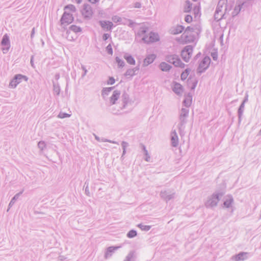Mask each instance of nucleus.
I'll return each instance as SVG.
<instances>
[{
	"label": "nucleus",
	"mask_w": 261,
	"mask_h": 261,
	"mask_svg": "<svg viewBox=\"0 0 261 261\" xmlns=\"http://www.w3.org/2000/svg\"><path fill=\"white\" fill-rule=\"evenodd\" d=\"M141 146H142V149H143V151H144V153H147V152L148 151H147V149H146L145 146L144 145H143V144H141Z\"/></svg>",
	"instance_id": "obj_64"
},
{
	"label": "nucleus",
	"mask_w": 261,
	"mask_h": 261,
	"mask_svg": "<svg viewBox=\"0 0 261 261\" xmlns=\"http://www.w3.org/2000/svg\"><path fill=\"white\" fill-rule=\"evenodd\" d=\"M171 143L173 147H176L178 145V137L175 129H172L171 134Z\"/></svg>",
	"instance_id": "obj_13"
},
{
	"label": "nucleus",
	"mask_w": 261,
	"mask_h": 261,
	"mask_svg": "<svg viewBox=\"0 0 261 261\" xmlns=\"http://www.w3.org/2000/svg\"><path fill=\"white\" fill-rule=\"evenodd\" d=\"M234 4V1L232 2H229L228 3L227 2V3L226 5H225V8H224V13L225 15L227 13H228L231 9Z\"/></svg>",
	"instance_id": "obj_32"
},
{
	"label": "nucleus",
	"mask_w": 261,
	"mask_h": 261,
	"mask_svg": "<svg viewBox=\"0 0 261 261\" xmlns=\"http://www.w3.org/2000/svg\"><path fill=\"white\" fill-rule=\"evenodd\" d=\"M121 101L122 103L119 109L116 110L114 107L112 108L111 112L113 114H119V112L120 110L125 109L128 105L131 104L132 103V100L129 98V95L125 91H124L121 95Z\"/></svg>",
	"instance_id": "obj_3"
},
{
	"label": "nucleus",
	"mask_w": 261,
	"mask_h": 261,
	"mask_svg": "<svg viewBox=\"0 0 261 261\" xmlns=\"http://www.w3.org/2000/svg\"><path fill=\"white\" fill-rule=\"evenodd\" d=\"M156 56L154 54L148 55L144 60L143 66H147L152 63L155 59Z\"/></svg>",
	"instance_id": "obj_19"
},
{
	"label": "nucleus",
	"mask_w": 261,
	"mask_h": 261,
	"mask_svg": "<svg viewBox=\"0 0 261 261\" xmlns=\"http://www.w3.org/2000/svg\"><path fill=\"white\" fill-rule=\"evenodd\" d=\"M173 92L177 95H181L183 91V88L182 86L177 83H175L172 88Z\"/></svg>",
	"instance_id": "obj_20"
},
{
	"label": "nucleus",
	"mask_w": 261,
	"mask_h": 261,
	"mask_svg": "<svg viewBox=\"0 0 261 261\" xmlns=\"http://www.w3.org/2000/svg\"><path fill=\"white\" fill-rule=\"evenodd\" d=\"M138 226L142 230L148 231L151 228V226L149 225H145L142 224H140Z\"/></svg>",
	"instance_id": "obj_44"
},
{
	"label": "nucleus",
	"mask_w": 261,
	"mask_h": 261,
	"mask_svg": "<svg viewBox=\"0 0 261 261\" xmlns=\"http://www.w3.org/2000/svg\"><path fill=\"white\" fill-rule=\"evenodd\" d=\"M192 95L190 93H188L184 100V103L186 107H189L191 106L192 103Z\"/></svg>",
	"instance_id": "obj_29"
},
{
	"label": "nucleus",
	"mask_w": 261,
	"mask_h": 261,
	"mask_svg": "<svg viewBox=\"0 0 261 261\" xmlns=\"http://www.w3.org/2000/svg\"><path fill=\"white\" fill-rule=\"evenodd\" d=\"M121 146L123 149L122 155L121 156V158H122L126 153V148L128 146V143L125 141H122L121 143Z\"/></svg>",
	"instance_id": "obj_38"
},
{
	"label": "nucleus",
	"mask_w": 261,
	"mask_h": 261,
	"mask_svg": "<svg viewBox=\"0 0 261 261\" xmlns=\"http://www.w3.org/2000/svg\"><path fill=\"white\" fill-rule=\"evenodd\" d=\"M247 254V252H241L238 254L233 255L231 257V259L233 261H244L248 258Z\"/></svg>",
	"instance_id": "obj_15"
},
{
	"label": "nucleus",
	"mask_w": 261,
	"mask_h": 261,
	"mask_svg": "<svg viewBox=\"0 0 261 261\" xmlns=\"http://www.w3.org/2000/svg\"><path fill=\"white\" fill-rule=\"evenodd\" d=\"M248 100V94L247 93L246 94L245 97L242 101V103L245 104L246 102H247Z\"/></svg>",
	"instance_id": "obj_61"
},
{
	"label": "nucleus",
	"mask_w": 261,
	"mask_h": 261,
	"mask_svg": "<svg viewBox=\"0 0 261 261\" xmlns=\"http://www.w3.org/2000/svg\"><path fill=\"white\" fill-rule=\"evenodd\" d=\"M211 63V59L208 57H205L199 64L197 70V73L201 74L204 72L205 70L208 67Z\"/></svg>",
	"instance_id": "obj_6"
},
{
	"label": "nucleus",
	"mask_w": 261,
	"mask_h": 261,
	"mask_svg": "<svg viewBox=\"0 0 261 261\" xmlns=\"http://www.w3.org/2000/svg\"><path fill=\"white\" fill-rule=\"evenodd\" d=\"M46 144L44 141H39L38 143V146L39 148H40L41 150H43V149L45 147Z\"/></svg>",
	"instance_id": "obj_47"
},
{
	"label": "nucleus",
	"mask_w": 261,
	"mask_h": 261,
	"mask_svg": "<svg viewBox=\"0 0 261 261\" xmlns=\"http://www.w3.org/2000/svg\"><path fill=\"white\" fill-rule=\"evenodd\" d=\"M193 18L190 15H187L185 17V21L187 23H190L192 21Z\"/></svg>",
	"instance_id": "obj_49"
},
{
	"label": "nucleus",
	"mask_w": 261,
	"mask_h": 261,
	"mask_svg": "<svg viewBox=\"0 0 261 261\" xmlns=\"http://www.w3.org/2000/svg\"><path fill=\"white\" fill-rule=\"evenodd\" d=\"M114 87H108V88H105L102 90V95H108L109 93L113 89Z\"/></svg>",
	"instance_id": "obj_41"
},
{
	"label": "nucleus",
	"mask_w": 261,
	"mask_h": 261,
	"mask_svg": "<svg viewBox=\"0 0 261 261\" xmlns=\"http://www.w3.org/2000/svg\"><path fill=\"white\" fill-rule=\"evenodd\" d=\"M1 44L3 46L2 48L3 53H7L10 47V42L9 37L7 34L3 36Z\"/></svg>",
	"instance_id": "obj_9"
},
{
	"label": "nucleus",
	"mask_w": 261,
	"mask_h": 261,
	"mask_svg": "<svg viewBox=\"0 0 261 261\" xmlns=\"http://www.w3.org/2000/svg\"><path fill=\"white\" fill-rule=\"evenodd\" d=\"M165 60L174 65V66L180 68H184L185 64L183 63L176 54H169L165 56Z\"/></svg>",
	"instance_id": "obj_4"
},
{
	"label": "nucleus",
	"mask_w": 261,
	"mask_h": 261,
	"mask_svg": "<svg viewBox=\"0 0 261 261\" xmlns=\"http://www.w3.org/2000/svg\"><path fill=\"white\" fill-rule=\"evenodd\" d=\"M145 155L146 156V158H145V160L147 162H149L150 159V156L148 152H147V153H144Z\"/></svg>",
	"instance_id": "obj_59"
},
{
	"label": "nucleus",
	"mask_w": 261,
	"mask_h": 261,
	"mask_svg": "<svg viewBox=\"0 0 261 261\" xmlns=\"http://www.w3.org/2000/svg\"><path fill=\"white\" fill-rule=\"evenodd\" d=\"M100 142H110V143H113V144H118V143L116 141H112V140H108V139H105V138H101L100 139Z\"/></svg>",
	"instance_id": "obj_51"
},
{
	"label": "nucleus",
	"mask_w": 261,
	"mask_h": 261,
	"mask_svg": "<svg viewBox=\"0 0 261 261\" xmlns=\"http://www.w3.org/2000/svg\"><path fill=\"white\" fill-rule=\"evenodd\" d=\"M148 30V27L146 26H142L140 28L139 30L137 32V36L143 38L144 36H147L146 33Z\"/></svg>",
	"instance_id": "obj_24"
},
{
	"label": "nucleus",
	"mask_w": 261,
	"mask_h": 261,
	"mask_svg": "<svg viewBox=\"0 0 261 261\" xmlns=\"http://www.w3.org/2000/svg\"><path fill=\"white\" fill-rule=\"evenodd\" d=\"M160 195L161 197L166 202L173 199L175 197V193L169 190L161 191Z\"/></svg>",
	"instance_id": "obj_12"
},
{
	"label": "nucleus",
	"mask_w": 261,
	"mask_h": 261,
	"mask_svg": "<svg viewBox=\"0 0 261 261\" xmlns=\"http://www.w3.org/2000/svg\"><path fill=\"white\" fill-rule=\"evenodd\" d=\"M106 50L107 53L109 54L112 55L113 54V49L112 47V46L110 44H109L106 47Z\"/></svg>",
	"instance_id": "obj_52"
},
{
	"label": "nucleus",
	"mask_w": 261,
	"mask_h": 261,
	"mask_svg": "<svg viewBox=\"0 0 261 261\" xmlns=\"http://www.w3.org/2000/svg\"><path fill=\"white\" fill-rule=\"evenodd\" d=\"M225 15V14L224 13H220V11H218V10H216L215 14H214V18L215 20L216 21H219L221 20L222 18H225L224 17Z\"/></svg>",
	"instance_id": "obj_27"
},
{
	"label": "nucleus",
	"mask_w": 261,
	"mask_h": 261,
	"mask_svg": "<svg viewBox=\"0 0 261 261\" xmlns=\"http://www.w3.org/2000/svg\"><path fill=\"white\" fill-rule=\"evenodd\" d=\"M66 33L67 34V38L69 40H73V37L72 36H70V35H69V34L70 33L69 30H67V32H66Z\"/></svg>",
	"instance_id": "obj_58"
},
{
	"label": "nucleus",
	"mask_w": 261,
	"mask_h": 261,
	"mask_svg": "<svg viewBox=\"0 0 261 261\" xmlns=\"http://www.w3.org/2000/svg\"><path fill=\"white\" fill-rule=\"evenodd\" d=\"M139 70V66H136L134 68L128 69L125 73H124L125 76H130L132 77L138 73Z\"/></svg>",
	"instance_id": "obj_18"
},
{
	"label": "nucleus",
	"mask_w": 261,
	"mask_h": 261,
	"mask_svg": "<svg viewBox=\"0 0 261 261\" xmlns=\"http://www.w3.org/2000/svg\"><path fill=\"white\" fill-rule=\"evenodd\" d=\"M109 37H110V35L107 33L104 34L102 36V39L103 40H107Z\"/></svg>",
	"instance_id": "obj_56"
},
{
	"label": "nucleus",
	"mask_w": 261,
	"mask_h": 261,
	"mask_svg": "<svg viewBox=\"0 0 261 261\" xmlns=\"http://www.w3.org/2000/svg\"><path fill=\"white\" fill-rule=\"evenodd\" d=\"M144 43L149 44L159 40V36L158 34L150 32L149 36H144L141 39Z\"/></svg>",
	"instance_id": "obj_8"
},
{
	"label": "nucleus",
	"mask_w": 261,
	"mask_h": 261,
	"mask_svg": "<svg viewBox=\"0 0 261 261\" xmlns=\"http://www.w3.org/2000/svg\"><path fill=\"white\" fill-rule=\"evenodd\" d=\"M121 92L119 90H115L113 91L112 95L110 97V105L111 106L116 103V101L120 98Z\"/></svg>",
	"instance_id": "obj_14"
},
{
	"label": "nucleus",
	"mask_w": 261,
	"mask_h": 261,
	"mask_svg": "<svg viewBox=\"0 0 261 261\" xmlns=\"http://www.w3.org/2000/svg\"><path fill=\"white\" fill-rule=\"evenodd\" d=\"M53 87H54L53 91H54V94H56L57 95H59L60 94V86H59L58 84H54Z\"/></svg>",
	"instance_id": "obj_40"
},
{
	"label": "nucleus",
	"mask_w": 261,
	"mask_h": 261,
	"mask_svg": "<svg viewBox=\"0 0 261 261\" xmlns=\"http://www.w3.org/2000/svg\"><path fill=\"white\" fill-rule=\"evenodd\" d=\"M226 3L227 0H219L216 10H218L220 13H224L223 11V7H225V5Z\"/></svg>",
	"instance_id": "obj_25"
},
{
	"label": "nucleus",
	"mask_w": 261,
	"mask_h": 261,
	"mask_svg": "<svg viewBox=\"0 0 261 261\" xmlns=\"http://www.w3.org/2000/svg\"><path fill=\"white\" fill-rule=\"evenodd\" d=\"M242 8V7L241 5L239 3L237 2V5L235 6L233 11L232 12V16L234 17L237 16L240 13Z\"/></svg>",
	"instance_id": "obj_28"
},
{
	"label": "nucleus",
	"mask_w": 261,
	"mask_h": 261,
	"mask_svg": "<svg viewBox=\"0 0 261 261\" xmlns=\"http://www.w3.org/2000/svg\"><path fill=\"white\" fill-rule=\"evenodd\" d=\"M193 48L191 45H187L184 47L181 52L182 59L186 62L189 61L192 56Z\"/></svg>",
	"instance_id": "obj_7"
},
{
	"label": "nucleus",
	"mask_w": 261,
	"mask_h": 261,
	"mask_svg": "<svg viewBox=\"0 0 261 261\" xmlns=\"http://www.w3.org/2000/svg\"><path fill=\"white\" fill-rule=\"evenodd\" d=\"M115 80L113 77H110L108 81V84L113 85L115 83Z\"/></svg>",
	"instance_id": "obj_55"
},
{
	"label": "nucleus",
	"mask_w": 261,
	"mask_h": 261,
	"mask_svg": "<svg viewBox=\"0 0 261 261\" xmlns=\"http://www.w3.org/2000/svg\"><path fill=\"white\" fill-rule=\"evenodd\" d=\"M200 30L199 25H191L185 29L181 37L184 39L185 42H190L192 40V37H193L195 34H198L200 32Z\"/></svg>",
	"instance_id": "obj_2"
},
{
	"label": "nucleus",
	"mask_w": 261,
	"mask_h": 261,
	"mask_svg": "<svg viewBox=\"0 0 261 261\" xmlns=\"http://www.w3.org/2000/svg\"><path fill=\"white\" fill-rule=\"evenodd\" d=\"M193 13L194 14L195 18L199 17L200 16V8L199 6H194L193 8Z\"/></svg>",
	"instance_id": "obj_39"
},
{
	"label": "nucleus",
	"mask_w": 261,
	"mask_h": 261,
	"mask_svg": "<svg viewBox=\"0 0 261 261\" xmlns=\"http://www.w3.org/2000/svg\"><path fill=\"white\" fill-rule=\"evenodd\" d=\"M222 196L221 193H214L211 196L207 198V200L205 202V205L207 208H212L217 206L219 201L220 200V197Z\"/></svg>",
	"instance_id": "obj_5"
},
{
	"label": "nucleus",
	"mask_w": 261,
	"mask_h": 261,
	"mask_svg": "<svg viewBox=\"0 0 261 261\" xmlns=\"http://www.w3.org/2000/svg\"><path fill=\"white\" fill-rule=\"evenodd\" d=\"M18 82L16 80H15V77L12 79V80L10 82L9 86L12 88H15L18 85Z\"/></svg>",
	"instance_id": "obj_45"
},
{
	"label": "nucleus",
	"mask_w": 261,
	"mask_h": 261,
	"mask_svg": "<svg viewBox=\"0 0 261 261\" xmlns=\"http://www.w3.org/2000/svg\"><path fill=\"white\" fill-rule=\"evenodd\" d=\"M68 30H69L70 32L72 31L74 33H76L81 32L82 29L80 27H77L75 25H71L69 27Z\"/></svg>",
	"instance_id": "obj_36"
},
{
	"label": "nucleus",
	"mask_w": 261,
	"mask_h": 261,
	"mask_svg": "<svg viewBox=\"0 0 261 261\" xmlns=\"http://www.w3.org/2000/svg\"><path fill=\"white\" fill-rule=\"evenodd\" d=\"M239 3L242 7H248L249 6L251 5L252 0H246V1L242 3L239 2Z\"/></svg>",
	"instance_id": "obj_43"
},
{
	"label": "nucleus",
	"mask_w": 261,
	"mask_h": 261,
	"mask_svg": "<svg viewBox=\"0 0 261 261\" xmlns=\"http://www.w3.org/2000/svg\"><path fill=\"white\" fill-rule=\"evenodd\" d=\"M116 62L118 64V67L122 68L125 66V62L123 60L120 59L119 57H116Z\"/></svg>",
	"instance_id": "obj_37"
},
{
	"label": "nucleus",
	"mask_w": 261,
	"mask_h": 261,
	"mask_svg": "<svg viewBox=\"0 0 261 261\" xmlns=\"http://www.w3.org/2000/svg\"><path fill=\"white\" fill-rule=\"evenodd\" d=\"M211 56L214 60H217L218 58V55L216 53H212Z\"/></svg>",
	"instance_id": "obj_57"
},
{
	"label": "nucleus",
	"mask_w": 261,
	"mask_h": 261,
	"mask_svg": "<svg viewBox=\"0 0 261 261\" xmlns=\"http://www.w3.org/2000/svg\"><path fill=\"white\" fill-rule=\"evenodd\" d=\"M73 21V17L72 14L65 12L63 14L60 21L62 25H66L71 23Z\"/></svg>",
	"instance_id": "obj_10"
},
{
	"label": "nucleus",
	"mask_w": 261,
	"mask_h": 261,
	"mask_svg": "<svg viewBox=\"0 0 261 261\" xmlns=\"http://www.w3.org/2000/svg\"><path fill=\"white\" fill-rule=\"evenodd\" d=\"M23 192V190H22L19 193H18L16 194V195H15V196L12 198V199L11 200V201H10V203L9 204L8 208L7 210V212H8L9 209L10 208V207H12V205H13V204L15 203L16 201L18 199V198L20 196V195L22 194Z\"/></svg>",
	"instance_id": "obj_23"
},
{
	"label": "nucleus",
	"mask_w": 261,
	"mask_h": 261,
	"mask_svg": "<svg viewBox=\"0 0 261 261\" xmlns=\"http://www.w3.org/2000/svg\"><path fill=\"white\" fill-rule=\"evenodd\" d=\"M192 8V4L189 1H186L185 4L184 11L189 12Z\"/></svg>",
	"instance_id": "obj_34"
},
{
	"label": "nucleus",
	"mask_w": 261,
	"mask_h": 261,
	"mask_svg": "<svg viewBox=\"0 0 261 261\" xmlns=\"http://www.w3.org/2000/svg\"><path fill=\"white\" fill-rule=\"evenodd\" d=\"M112 20L114 22H120L122 20V19L119 16H118L117 15L114 16L112 18Z\"/></svg>",
	"instance_id": "obj_48"
},
{
	"label": "nucleus",
	"mask_w": 261,
	"mask_h": 261,
	"mask_svg": "<svg viewBox=\"0 0 261 261\" xmlns=\"http://www.w3.org/2000/svg\"><path fill=\"white\" fill-rule=\"evenodd\" d=\"M188 75L187 73H185L184 72H183L181 74V79L182 80H185L187 79Z\"/></svg>",
	"instance_id": "obj_60"
},
{
	"label": "nucleus",
	"mask_w": 261,
	"mask_h": 261,
	"mask_svg": "<svg viewBox=\"0 0 261 261\" xmlns=\"http://www.w3.org/2000/svg\"><path fill=\"white\" fill-rule=\"evenodd\" d=\"M245 109V104L242 103L241 105L239 107V108L238 111V118L239 120L240 121L241 120L242 116L243 114L244 111Z\"/></svg>",
	"instance_id": "obj_35"
},
{
	"label": "nucleus",
	"mask_w": 261,
	"mask_h": 261,
	"mask_svg": "<svg viewBox=\"0 0 261 261\" xmlns=\"http://www.w3.org/2000/svg\"><path fill=\"white\" fill-rule=\"evenodd\" d=\"M82 14L85 18L89 19L91 17L93 14V11L90 5L84 4L83 5Z\"/></svg>",
	"instance_id": "obj_11"
},
{
	"label": "nucleus",
	"mask_w": 261,
	"mask_h": 261,
	"mask_svg": "<svg viewBox=\"0 0 261 261\" xmlns=\"http://www.w3.org/2000/svg\"><path fill=\"white\" fill-rule=\"evenodd\" d=\"M189 110L186 108H182L179 112L177 127L181 137L184 136L185 134V129L187 122V119L189 116Z\"/></svg>",
	"instance_id": "obj_1"
},
{
	"label": "nucleus",
	"mask_w": 261,
	"mask_h": 261,
	"mask_svg": "<svg viewBox=\"0 0 261 261\" xmlns=\"http://www.w3.org/2000/svg\"><path fill=\"white\" fill-rule=\"evenodd\" d=\"M124 58L126 60V62L130 65H135L136 61L134 58L132 57V56L125 54L124 55Z\"/></svg>",
	"instance_id": "obj_26"
},
{
	"label": "nucleus",
	"mask_w": 261,
	"mask_h": 261,
	"mask_svg": "<svg viewBox=\"0 0 261 261\" xmlns=\"http://www.w3.org/2000/svg\"><path fill=\"white\" fill-rule=\"evenodd\" d=\"M81 68L84 71V73L82 75V77H84L87 73V70L86 69L85 66L84 65H82Z\"/></svg>",
	"instance_id": "obj_54"
},
{
	"label": "nucleus",
	"mask_w": 261,
	"mask_h": 261,
	"mask_svg": "<svg viewBox=\"0 0 261 261\" xmlns=\"http://www.w3.org/2000/svg\"><path fill=\"white\" fill-rule=\"evenodd\" d=\"M70 116V114H68L66 113L60 112L58 115V117L60 118H64L66 117H69Z\"/></svg>",
	"instance_id": "obj_46"
},
{
	"label": "nucleus",
	"mask_w": 261,
	"mask_h": 261,
	"mask_svg": "<svg viewBox=\"0 0 261 261\" xmlns=\"http://www.w3.org/2000/svg\"><path fill=\"white\" fill-rule=\"evenodd\" d=\"M15 80H16L18 82V84L21 83L22 81H27L28 78L27 76L25 75H23L20 74H18L15 75Z\"/></svg>",
	"instance_id": "obj_30"
},
{
	"label": "nucleus",
	"mask_w": 261,
	"mask_h": 261,
	"mask_svg": "<svg viewBox=\"0 0 261 261\" xmlns=\"http://www.w3.org/2000/svg\"><path fill=\"white\" fill-rule=\"evenodd\" d=\"M35 28H33L32 30V31H31V39H33L34 36V35H35Z\"/></svg>",
	"instance_id": "obj_62"
},
{
	"label": "nucleus",
	"mask_w": 261,
	"mask_h": 261,
	"mask_svg": "<svg viewBox=\"0 0 261 261\" xmlns=\"http://www.w3.org/2000/svg\"><path fill=\"white\" fill-rule=\"evenodd\" d=\"M159 68L162 71L167 72L172 68V66L165 62H162L160 64Z\"/></svg>",
	"instance_id": "obj_22"
},
{
	"label": "nucleus",
	"mask_w": 261,
	"mask_h": 261,
	"mask_svg": "<svg viewBox=\"0 0 261 261\" xmlns=\"http://www.w3.org/2000/svg\"><path fill=\"white\" fill-rule=\"evenodd\" d=\"M134 7L137 8H140L141 7V4L139 2H136L135 3Z\"/></svg>",
	"instance_id": "obj_63"
},
{
	"label": "nucleus",
	"mask_w": 261,
	"mask_h": 261,
	"mask_svg": "<svg viewBox=\"0 0 261 261\" xmlns=\"http://www.w3.org/2000/svg\"><path fill=\"white\" fill-rule=\"evenodd\" d=\"M233 202V199L232 196H228V198L224 201L223 204L224 206L226 208H229L231 206L232 203Z\"/></svg>",
	"instance_id": "obj_31"
},
{
	"label": "nucleus",
	"mask_w": 261,
	"mask_h": 261,
	"mask_svg": "<svg viewBox=\"0 0 261 261\" xmlns=\"http://www.w3.org/2000/svg\"><path fill=\"white\" fill-rule=\"evenodd\" d=\"M135 252L134 251H131L127 255L124 261H135Z\"/></svg>",
	"instance_id": "obj_33"
},
{
	"label": "nucleus",
	"mask_w": 261,
	"mask_h": 261,
	"mask_svg": "<svg viewBox=\"0 0 261 261\" xmlns=\"http://www.w3.org/2000/svg\"><path fill=\"white\" fill-rule=\"evenodd\" d=\"M197 82H198L196 80L192 81V82L191 83V86L190 87V88L192 90H194L195 89V88L197 86Z\"/></svg>",
	"instance_id": "obj_53"
},
{
	"label": "nucleus",
	"mask_w": 261,
	"mask_h": 261,
	"mask_svg": "<svg viewBox=\"0 0 261 261\" xmlns=\"http://www.w3.org/2000/svg\"><path fill=\"white\" fill-rule=\"evenodd\" d=\"M120 248V247H109L107 248V250L105 254V257L106 258H108L112 256V253L114 252L116 250Z\"/></svg>",
	"instance_id": "obj_21"
},
{
	"label": "nucleus",
	"mask_w": 261,
	"mask_h": 261,
	"mask_svg": "<svg viewBox=\"0 0 261 261\" xmlns=\"http://www.w3.org/2000/svg\"><path fill=\"white\" fill-rule=\"evenodd\" d=\"M101 28L106 31H111L113 24L112 22L106 20H101L99 22Z\"/></svg>",
	"instance_id": "obj_16"
},
{
	"label": "nucleus",
	"mask_w": 261,
	"mask_h": 261,
	"mask_svg": "<svg viewBox=\"0 0 261 261\" xmlns=\"http://www.w3.org/2000/svg\"><path fill=\"white\" fill-rule=\"evenodd\" d=\"M185 29L184 26L181 25H176L172 27L170 29V33L173 35H176L181 33Z\"/></svg>",
	"instance_id": "obj_17"
},
{
	"label": "nucleus",
	"mask_w": 261,
	"mask_h": 261,
	"mask_svg": "<svg viewBox=\"0 0 261 261\" xmlns=\"http://www.w3.org/2000/svg\"><path fill=\"white\" fill-rule=\"evenodd\" d=\"M137 232L135 230H131L127 233V237L129 238H133L136 237Z\"/></svg>",
	"instance_id": "obj_42"
},
{
	"label": "nucleus",
	"mask_w": 261,
	"mask_h": 261,
	"mask_svg": "<svg viewBox=\"0 0 261 261\" xmlns=\"http://www.w3.org/2000/svg\"><path fill=\"white\" fill-rule=\"evenodd\" d=\"M65 9H68L71 11L75 12L76 8L73 5H68L65 7Z\"/></svg>",
	"instance_id": "obj_50"
}]
</instances>
